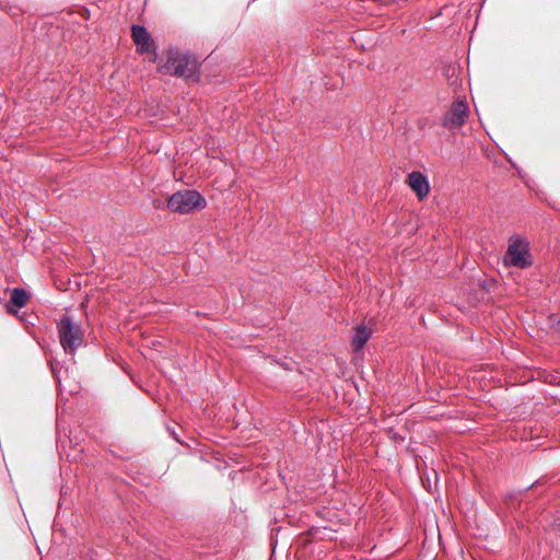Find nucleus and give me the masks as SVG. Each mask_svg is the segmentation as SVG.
Returning <instances> with one entry per match:
<instances>
[{
    "label": "nucleus",
    "mask_w": 560,
    "mask_h": 560,
    "mask_svg": "<svg viewBox=\"0 0 560 560\" xmlns=\"http://www.w3.org/2000/svg\"><path fill=\"white\" fill-rule=\"evenodd\" d=\"M371 336V330L361 325V326H358L357 329H355V334L354 336L352 337V340H351V346L353 348L354 351H359L363 348V346L366 343V341L369 340Z\"/></svg>",
    "instance_id": "nucleus-9"
},
{
    "label": "nucleus",
    "mask_w": 560,
    "mask_h": 560,
    "mask_svg": "<svg viewBox=\"0 0 560 560\" xmlns=\"http://www.w3.org/2000/svg\"><path fill=\"white\" fill-rule=\"evenodd\" d=\"M504 264L520 268L525 266V243L520 236L510 238L509 247L504 256Z\"/></svg>",
    "instance_id": "nucleus-4"
},
{
    "label": "nucleus",
    "mask_w": 560,
    "mask_h": 560,
    "mask_svg": "<svg viewBox=\"0 0 560 560\" xmlns=\"http://www.w3.org/2000/svg\"><path fill=\"white\" fill-rule=\"evenodd\" d=\"M468 116V106L465 102H456L445 116V126L448 128L460 127Z\"/></svg>",
    "instance_id": "nucleus-5"
},
{
    "label": "nucleus",
    "mask_w": 560,
    "mask_h": 560,
    "mask_svg": "<svg viewBox=\"0 0 560 560\" xmlns=\"http://www.w3.org/2000/svg\"><path fill=\"white\" fill-rule=\"evenodd\" d=\"M28 295L24 290L14 289L11 293V300L7 305L8 312L15 313L18 308L23 307L27 302Z\"/></svg>",
    "instance_id": "nucleus-8"
},
{
    "label": "nucleus",
    "mask_w": 560,
    "mask_h": 560,
    "mask_svg": "<svg viewBox=\"0 0 560 560\" xmlns=\"http://www.w3.org/2000/svg\"><path fill=\"white\" fill-rule=\"evenodd\" d=\"M197 67L196 59L177 51H170L167 60L160 67V71L164 74H175L185 79H192Z\"/></svg>",
    "instance_id": "nucleus-2"
},
{
    "label": "nucleus",
    "mask_w": 560,
    "mask_h": 560,
    "mask_svg": "<svg viewBox=\"0 0 560 560\" xmlns=\"http://www.w3.org/2000/svg\"><path fill=\"white\" fill-rule=\"evenodd\" d=\"M132 38L140 52H150L153 55V57H155L152 38L144 27L133 26ZM152 60L154 61L155 58H153Z\"/></svg>",
    "instance_id": "nucleus-6"
},
{
    "label": "nucleus",
    "mask_w": 560,
    "mask_h": 560,
    "mask_svg": "<svg viewBox=\"0 0 560 560\" xmlns=\"http://www.w3.org/2000/svg\"><path fill=\"white\" fill-rule=\"evenodd\" d=\"M408 184L419 199L425 198L430 191L429 182L420 172L410 173L408 176Z\"/></svg>",
    "instance_id": "nucleus-7"
},
{
    "label": "nucleus",
    "mask_w": 560,
    "mask_h": 560,
    "mask_svg": "<svg viewBox=\"0 0 560 560\" xmlns=\"http://www.w3.org/2000/svg\"><path fill=\"white\" fill-rule=\"evenodd\" d=\"M206 199L196 190H180L173 194L167 200L171 211L187 214L206 208Z\"/></svg>",
    "instance_id": "nucleus-1"
},
{
    "label": "nucleus",
    "mask_w": 560,
    "mask_h": 560,
    "mask_svg": "<svg viewBox=\"0 0 560 560\" xmlns=\"http://www.w3.org/2000/svg\"><path fill=\"white\" fill-rule=\"evenodd\" d=\"M60 342L67 352H73L82 342V332L79 326L74 325L68 317L59 324Z\"/></svg>",
    "instance_id": "nucleus-3"
}]
</instances>
